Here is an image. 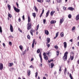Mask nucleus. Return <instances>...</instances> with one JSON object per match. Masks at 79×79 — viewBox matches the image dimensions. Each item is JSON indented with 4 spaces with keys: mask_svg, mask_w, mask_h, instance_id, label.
Here are the masks:
<instances>
[{
    "mask_svg": "<svg viewBox=\"0 0 79 79\" xmlns=\"http://www.w3.org/2000/svg\"><path fill=\"white\" fill-rule=\"evenodd\" d=\"M39 56L40 58L41 63H42V55H41V53H40Z\"/></svg>",
    "mask_w": 79,
    "mask_h": 79,
    "instance_id": "nucleus-11",
    "label": "nucleus"
},
{
    "mask_svg": "<svg viewBox=\"0 0 79 79\" xmlns=\"http://www.w3.org/2000/svg\"><path fill=\"white\" fill-rule=\"evenodd\" d=\"M51 67L49 66L50 68H53V67L54 66V64H53V63H51Z\"/></svg>",
    "mask_w": 79,
    "mask_h": 79,
    "instance_id": "nucleus-22",
    "label": "nucleus"
},
{
    "mask_svg": "<svg viewBox=\"0 0 79 79\" xmlns=\"http://www.w3.org/2000/svg\"><path fill=\"white\" fill-rule=\"evenodd\" d=\"M54 74H56V71L54 73Z\"/></svg>",
    "mask_w": 79,
    "mask_h": 79,
    "instance_id": "nucleus-63",
    "label": "nucleus"
},
{
    "mask_svg": "<svg viewBox=\"0 0 79 79\" xmlns=\"http://www.w3.org/2000/svg\"><path fill=\"white\" fill-rule=\"evenodd\" d=\"M30 68H33V66H32V65H31L30 67Z\"/></svg>",
    "mask_w": 79,
    "mask_h": 79,
    "instance_id": "nucleus-59",
    "label": "nucleus"
},
{
    "mask_svg": "<svg viewBox=\"0 0 79 79\" xmlns=\"http://www.w3.org/2000/svg\"><path fill=\"white\" fill-rule=\"evenodd\" d=\"M10 29L11 32H13V26H12V25L11 24L10 25Z\"/></svg>",
    "mask_w": 79,
    "mask_h": 79,
    "instance_id": "nucleus-6",
    "label": "nucleus"
},
{
    "mask_svg": "<svg viewBox=\"0 0 79 79\" xmlns=\"http://www.w3.org/2000/svg\"><path fill=\"white\" fill-rule=\"evenodd\" d=\"M46 22V20L45 19H43V23L44 24H45Z\"/></svg>",
    "mask_w": 79,
    "mask_h": 79,
    "instance_id": "nucleus-46",
    "label": "nucleus"
},
{
    "mask_svg": "<svg viewBox=\"0 0 79 79\" xmlns=\"http://www.w3.org/2000/svg\"><path fill=\"white\" fill-rule=\"evenodd\" d=\"M44 8H43L42 12V13L44 14Z\"/></svg>",
    "mask_w": 79,
    "mask_h": 79,
    "instance_id": "nucleus-50",
    "label": "nucleus"
},
{
    "mask_svg": "<svg viewBox=\"0 0 79 79\" xmlns=\"http://www.w3.org/2000/svg\"><path fill=\"white\" fill-rule=\"evenodd\" d=\"M0 32H1V33L2 32V30L1 27H0Z\"/></svg>",
    "mask_w": 79,
    "mask_h": 79,
    "instance_id": "nucleus-34",
    "label": "nucleus"
},
{
    "mask_svg": "<svg viewBox=\"0 0 79 79\" xmlns=\"http://www.w3.org/2000/svg\"><path fill=\"white\" fill-rule=\"evenodd\" d=\"M57 2L58 3H61V0H57Z\"/></svg>",
    "mask_w": 79,
    "mask_h": 79,
    "instance_id": "nucleus-32",
    "label": "nucleus"
},
{
    "mask_svg": "<svg viewBox=\"0 0 79 79\" xmlns=\"http://www.w3.org/2000/svg\"><path fill=\"white\" fill-rule=\"evenodd\" d=\"M43 55H44V56H46V53L45 52L43 54Z\"/></svg>",
    "mask_w": 79,
    "mask_h": 79,
    "instance_id": "nucleus-49",
    "label": "nucleus"
},
{
    "mask_svg": "<svg viewBox=\"0 0 79 79\" xmlns=\"http://www.w3.org/2000/svg\"><path fill=\"white\" fill-rule=\"evenodd\" d=\"M13 63H9V67H11V66H13Z\"/></svg>",
    "mask_w": 79,
    "mask_h": 79,
    "instance_id": "nucleus-19",
    "label": "nucleus"
},
{
    "mask_svg": "<svg viewBox=\"0 0 79 79\" xmlns=\"http://www.w3.org/2000/svg\"><path fill=\"white\" fill-rule=\"evenodd\" d=\"M47 44L48 43H49L50 42V39L49 38H47Z\"/></svg>",
    "mask_w": 79,
    "mask_h": 79,
    "instance_id": "nucleus-17",
    "label": "nucleus"
},
{
    "mask_svg": "<svg viewBox=\"0 0 79 79\" xmlns=\"http://www.w3.org/2000/svg\"><path fill=\"white\" fill-rule=\"evenodd\" d=\"M47 2H48H48H50V0H47Z\"/></svg>",
    "mask_w": 79,
    "mask_h": 79,
    "instance_id": "nucleus-55",
    "label": "nucleus"
},
{
    "mask_svg": "<svg viewBox=\"0 0 79 79\" xmlns=\"http://www.w3.org/2000/svg\"><path fill=\"white\" fill-rule=\"evenodd\" d=\"M3 45L4 47H5V44L4 43H3Z\"/></svg>",
    "mask_w": 79,
    "mask_h": 79,
    "instance_id": "nucleus-57",
    "label": "nucleus"
},
{
    "mask_svg": "<svg viewBox=\"0 0 79 79\" xmlns=\"http://www.w3.org/2000/svg\"><path fill=\"white\" fill-rule=\"evenodd\" d=\"M79 14L77 15L76 18V21H77L78 20H79Z\"/></svg>",
    "mask_w": 79,
    "mask_h": 79,
    "instance_id": "nucleus-15",
    "label": "nucleus"
},
{
    "mask_svg": "<svg viewBox=\"0 0 79 79\" xmlns=\"http://www.w3.org/2000/svg\"><path fill=\"white\" fill-rule=\"evenodd\" d=\"M39 25H38L37 26V29H39Z\"/></svg>",
    "mask_w": 79,
    "mask_h": 79,
    "instance_id": "nucleus-52",
    "label": "nucleus"
},
{
    "mask_svg": "<svg viewBox=\"0 0 79 79\" xmlns=\"http://www.w3.org/2000/svg\"><path fill=\"white\" fill-rule=\"evenodd\" d=\"M18 21L19 22H21V18H20V17H19V18Z\"/></svg>",
    "mask_w": 79,
    "mask_h": 79,
    "instance_id": "nucleus-47",
    "label": "nucleus"
},
{
    "mask_svg": "<svg viewBox=\"0 0 79 79\" xmlns=\"http://www.w3.org/2000/svg\"><path fill=\"white\" fill-rule=\"evenodd\" d=\"M49 13H50V10H48L46 14V18H47L48 16V15H49Z\"/></svg>",
    "mask_w": 79,
    "mask_h": 79,
    "instance_id": "nucleus-13",
    "label": "nucleus"
},
{
    "mask_svg": "<svg viewBox=\"0 0 79 79\" xmlns=\"http://www.w3.org/2000/svg\"><path fill=\"white\" fill-rule=\"evenodd\" d=\"M76 27H73L72 28V31H74Z\"/></svg>",
    "mask_w": 79,
    "mask_h": 79,
    "instance_id": "nucleus-41",
    "label": "nucleus"
},
{
    "mask_svg": "<svg viewBox=\"0 0 79 79\" xmlns=\"http://www.w3.org/2000/svg\"><path fill=\"white\" fill-rule=\"evenodd\" d=\"M37 2H41L40 0H37Z\"/></svg>",
    "mask_w": 79,
    "mask_h": 79,
    "instance_id": "nucleus-58",
    "label": "nucleus"
},
{
    "mask_svg": "<svg viewBox=\"0 0 79 79\" xmlns=\"http://www.w3.org/2000/svg\"><path fill=\"white\" fill-rule=\"evenodd\" d=\"M57 10L59 11V8H57Z\"/></svg>",
    "mask_w": 79,
    "mask_h": 79,
    "instance_id": "nucleus-62",
    "label": "nucleus"
},
{
    "mask_svg": "<svg viewBox=\"0 0 79 79\" xmlns=\"http://www.w3.org/2000/svg\"><path fill=\"white\" fill-rule=\"evenodd\" d=\"M58 34H59V32H58L56 33V36L54 38V39H56V37L58 36Z\"/></svg>",
    "mask_w": 79,
    "mask_h": 79,
    "instance_id": "nucleus-16",
    "label": "nucleus"
},
{
    "mask_svg": "<svg viewBox=\"0 0 79 79\" xmlns=\"http://www.w3.org/2000/svg\"><path fill=\"white\" fill-rule=\"evenodd\" d=\"M63 59L64 61H66L67 60V56H65L64 55L63 56Z\"/></svg>",
    "mask_w": 79,
    "mask_h": 79,
    "instance_id": "nucleus-7",
    "label": "nucleus"
},
{
    "mask_svg": "<svg viewBox=\"0 0 79 79\" xmlns=\"http://www.w3.org/2000/svg\"><path fill=\"white\" fill-rule=\"evenodd\" d=\"M14 10L17 13H19V11H20V10L18 8H17L15 7H14Z\"/></svg>",
    "mask_w": 79,
    "mask_h": 79,
    "instance_id": "nucleus-3",
    "label": "nucleus"
},
{
    "mask_svg": "<svg viewBox=\"0 0 79 79\" xmlns=\"http://www.w3.org/2000/svg\"><path fill=\"white\" fill-rule=\"evenodd\" d=\"M63 21H64V19L62 18L61 19H60V24H61L63 23Z\"/></svg>",
    "mask_w": 79,
    "mask_h": 79,
    "instance_id": "nucleus-5",
    "label": "nucleus"
},
{
    "mask_svg": "<svg viewBox=\"0 0 79 79\" xmlns=\"http://www.w3.org/2000/svg\"><path fill=\"white\" fill-rule=\"evenodd\" d=\"M37 76H38V73H37V72H36L35 73V77H37Z\"/></svg>",
    "mask_w": 79,
    "mask_h": 79,
    "instance_id": "nucleus-43",
    "label": "nucleus"
},
{
    "mask_svg": "<svg viewBox=\"0 0 79 79\" xmlns=\"http://www.w3.org/2000/svg\"><path fill=\"white\" fill-rule=\"evenodd\" d=\"M68 10H70L71 11H73V10H74V9L73 7H68Z\"/></svg>",
    "mask_w": 79,
    "mask_h": 79,
    "instance_id": "nucleus-8",
    "label": "nucleus"
},
{
    "mask_svg": "<svg viewBox=\"0 0 79 79\" xmlns=\"http://www.w3.org/2000/svg\"><path fill=\"white\" fill-rule=\"evenodd\" d=\"M63 9L64 10H66V8L64 7Z\"/></svg>",
    "mask_w": 79,
    "mask_h": 79,
    "instance_id": "nucleus-61",
    "label": "nucleus"
},
{
    "mask_svg": "<svg viewBox=\"0 0 79 79\" xmlns=\"http://www.w3.org/2000/svg\"><path fill=\"white\" fill-rule=\"evenodd\" d=\"M46 54L47 55H48V56H49V57H50V56L52 55L51 52H47Z\"/></svg>",
    "mask_w": 79,
    "mask_h": 79,
    "instance_id": "nucleus-9",
    "label": "nucleus"
},
{
    "mask_svg": "<svg viewBox=\"0 0 79 79\" xmlns=\"http://www.w3.org/2000/svg\"><path fill=\"white\" fill-rule=\"evenodd\" d=\"M71 17H72L71 15H69L68 17L69 18H71Z\"/></svg>",
    "mask_w": 79,
    "mask_h": 79,
    "instance_id": "nucleus-39",
    "label": "nucleus"
},
{
    "mask_svg": "<svg viewBox=\"0 0 79 79\" xmlns=\"http://www.w3.org/2000/svg\"><path fill=\"white\" fill-rule=\"evenodd\" d=\"M19 48L20 50H22L23 49V46H22V45L19 46Z\"/></svg>",
    "mask_w": 79,
    "mask_h": 79,
    "instance_id": "nucleus-30",
    "label": "nucleus"
},
{
    "mask_svg": "<svg viewBox=\"0 0 79 79\" xmlns=\"http://www.w3.org/2000/svg\"><path fill=\"white\" fill-rule=\"evenodd\" d=\"M54 13H55V12L53 11H51L50 13L51 15L53 16V14H54Z\"/></svg>",
    "mask_w": 79,
    "mask_h": 79,
    "instance_id": "nucleus-20",
    "label": "nucleus"
},
{
    "mask_svg": "<svg viewBox=\"0 0 79 79\" xmlns=\"http://www.w3.org/2000/svg\"><path fill=\"white\" fill-rule=\"evenodd\" d=\"M59 53L60 52L59 51H57L56 52V55L57 56L59 55Z\"/></svg>",
    "mask_w": 79,
    "mask_h": 79,
    "instance_id": "nucleus-33",
    "label": "nucleus"
},
{
    "mask_svg": "<svg viewBox=\"0 0 79 79\" xmlns=\"http://www.w3.org/2000/svg\"><path fill=\"white\" fill-rule=\"evenodd\" d=\"M16 5H17V6L18 7L19 6V5L17 3H16Z\"/></svg>",
    "mask_w": 79,
    "mask_h": 79,
    "instance_id": "nucleus-60",
    "label": "nucleus"
},
{
    "mask_svg": "<svg viewBox=\"0 0 79 79\" xmlns=\"http://www.w3.org/2000/svg\"><path fill=\"white\" fill-rule=\"evenodd\" d=\"M28 23H29V22H30V21L31 19H30V17H29V16H28Z\"/></svg>",
    "mask_w": 79,
    "mask_h": 79,
    "instance_id": "nucleus-29",
    "label": "nucleus"
},
{
    "mask_svg": "<svg viewBox=\"0 0 79 79\" xmlns=\"http://www.w3.org/2000/svg\"><path fill=\"white\" fill-rule=\"evenodd\" d=\"M71 60H73V59H74V56H72L71 57Z\"/></svg>",
    "mask_w": 79,
    "mask_h": 79,
    "instance_id": "nucleus-40",
    "label": "nucleus"
},
{
    "mask_svg": "<svg viewBox=\"0 0 79 79\" xmlns=\"http://www.w3.org/2000/svg\"><path fill=\"white\" fill-rule=\"evenodd\" d=\"M54 48H56V49H58V47L57 46H55Z\"/></svg>",
    "mask_w": 79,
    "mask_h": 79,
    "instance_id": "nucleus-38",
    "label": "nucleus"
},
{
    "mask_svg": "<svg viewBox=\"0 0 79 79\" xmlns=\"http://www.w3.org/2000/svg\"><path fill=\"white\" fill-rule=\"evenodd\" d=\"M34 43L35 44V45H36L37 42L35 41V39L33 40V43L32 45V48L34 47Z\"/></svg>",
    "mask_w": 79,
    "mask_h": 79,
    "instance_id": "nucleus-1",
    "label": "nucleus"
},
{
    "mask_svg": "<svg viewBox=\"0 0 79 79\" xmlns=\"http://www.w3.org/2000/svg\"><path fill=\"white\" fill-rule=\"evenodd\" d=\"M7 7L9 10H11V6H10V5L9 4H7Z\"/></svg>",
    "mask_w": 79,
    "mask_h": 79,
    "instance_id": "nucleus-21",
    "label": "nucleus"
},
{
    "mask_svg": "<svg viewBox=\"0 0 79 79\" xmlns=\"http://www.w3.org/2000/svg\"><path fill=\"white\" fill-rule=\"evenodd\" d=\"M37 53H40V49H38L37 51Z\"/></svg>",
    "mask_w": 79,
    "mask_h": 79,
    "instance_id": "nucleus-36",
    "label": "nucleus"
},
{
    "mask_svg": "<svg viewBox=\"0 0 79 79\" xmlns=\"http://www.w3.org/2000/svg\"><path fill=\"white\" fill-rule=\"evenodd\" d=\"M67 54H68V52H66L64 53V55H65V56H67Z\"/></svg>",
    "mask_w": 79,
    "mask_h": 79,
    "instance_id": "nucleus-48",
    "label": "nucleus"
},
{
    "mask_svg": "<svg viewBox=\"0 0 79 79\" xmlns=\"http://www.w3.org/2000/svg\"><path fill=\"white\" fill-rule=\"evenodd\" d=\"M43 79H46V78L45 77H43Z\"/></svg>",
    "mask_w": 79,
    "mask_h": 79,
    "instance_id": "nucleus-64",
    "label": "nucleus"
},
{
    "mask_svg": "<svg viewBox=\"0 0 79 79\" xmlns=\"http://www.w3.org/2000/svg\"><path fill=\"white\" fill-rule=\"evenodd\" d=\"M27 74L29 76L31 74V71L30 70H28L27 71Z\"/></svg>",
    "mask_w": 79,
    "mask_h": 79,
    "instance_id": "nucleus-23",
    "label": "nucleus"
},
{
    "mask_svg": "<svg viewBox=\"0 0 79 79\" xmlns=\"http://www.w3.org/2000/svg\"><path fill=\"white\" fill-rule=\"evenodd\" d=\"M32 15L34 18H35V17L36 16V14H35V13H33Z\"/></svg>",
    "mask_w": 79,
    "mask_h": 79,
    "instance_id": "nucleus-26",
    "label": "nucleus"
},
{
    "mask_svg": "<svg viewBox=\"0 0 79 79\" xmlns=\"http://www.w3.org/2000/svg\"><path fill=\"white\" fill-rule=\"evenodd\" d=\"M27 37L28 39H31V37L30 36V35H28L27 36Z\"/></svg>",
    "mask_w": 79,
    "mask_h": 79,
    "instance_id": "nucleus-35",
    "label": "nucleus"
},
{
    "mask_svg": "<svg viewBox=\"0 0 79 79\" xmlns=\"http://www.w3.org/2000/svg\"><path fill=\"white\" fill-rule=\"evenodd\" d=\"M47 44V46L48 47V48H49V47H50V44Z\"/></svg>",
    "mask_w": 79,
    "mask_h": 79,
    "instance_id": "nucleus-45",
    "label": "nucleus"
},
{
    "mask_svg": "<svg viewBox=\"0 0 79 79\" xmlns=\"http://www.w3.org/2000/svg\"><path fill=\"white\" fill-rule=\"evenodd\" d=\"M42 14V13H41V14L40 15V18H41V17H42V14Z\"/></svg>",
    "mask_w": 79,
    "mask_h": 79,
    "instance_id": "nucleus-54",
    "label": "nucleus"
},
{
    "mask_svg": "<svg viewBox=\"0 0 79 79\" xmlns=\"http://www.w3.org/2000/svg\"><path fill=\"white\" fill-rule=\"evenodd\" d=\"M69 42H73V39H72L70 40H69Z\"/></svg>",
    "mask_w": 79,
    "mask_h": 79,
    "instance_id": "nucleus-53",
    "label": "nucleus"
},
{
    "mask_svg": "<svg viewBox=\"0 0 79 79\" xmlns=\"http://www.w3.org/2000/svg\"><path fill=\"white\" fill-rule=\"evenodd\" d=\"M61 67H60V69L59 70V73L60 74V73H61Z\"/></svg>",
    "mask_w": 79,
    "mask_h": 79,
    "instance_id": "nucleus-27",
    "label": "nucleus"
},
{
    "mask_svg": "<svg viewBox=\"0 0 79 79\" xmlns=\"http://www.w3.org/2000/svg\"><path fill=\"white\" fill-rule=\"evenodd\" d=\"M34 7L35 8V10L36 11V12H38V9H37L36 6H34Z\"/></svg>",
    "mask_w": 79,
    "mask_h": 79,
    "instance_id": "nucleus-24",
    "label": "nucleus"
},
{
    "mask_svg": "<svg viewBox=\"0 0 79 79\" xmlns=\"http://www.w3.org/2000/svg\"><path fill=\"white\" fill-rule=\"evenodd\" d=\"M44 58L45 60H48V58L47 56H44Z\"/></svg>",
    "mask_w": 79,
    "mask_h": 79,
    "instance_id": "nucleus-18",
    "label": "nucleus"
},
{
    "mask_svg": "<svg viewBox=\"0 0 79 79\" xmlns=\"http://www.w3.org/2000/svg\"><path fill=\"white\" fill-rule=\"evenodd\" d=\"M40 66L41 67H42V64H40Z\"/></svg>",
    "mask_w": 79,
    "mask_h": 79,
    "instance_id": "nucleus-56",
    "label": "nucleus"
},
{
    "mask_svg": "<svg viewBox=\"0 0 79 79\" xmlns=\"http://www.w3.org/2000/svg\"><path fill=\"white\" fill-rule=\"evenodd\" d=\"M45 34H46V35H48L49 34V32H48V31L47 30H45Z\"/></svg>",
    "mask_w": 79,
    "mask_h": 79,
    "instance_id": "nucleus-12",
    "label": "nucleus"
},
{
    "mask_svg": "<svg viewBox=\"0 0 79 79\" xmlns=\"http://www.w3.org/2000/svg\"><path fill=\"white\" fill-rule=\"evenodd\" d=\"M9 44L10 45H12V42H11L9 41Z\"/></svg>",
    "mask_w": 79,
    "mask_h": 79,
    "instance_id": "nucleus-42",
    "label": "nucleus"
},
{
    "mask_svg": "<svg viewBox=\"0 0 79 79\" xmlns=\"http://www.w3.org/2000/svg\"><path fill=\"white\" fill-rule=\"evenodd\" d=\"M60 36H61V37H63L64 36V33L63 32L61 33L60 34Z\"/></svg>",
    "mask_w": 79,
    "mask_h": 79,
    "instance_id": "nucleus-28",
    "label": "nucleus"
},
{
    "mask_svg": "<svg viewBox=\"0 0 79 79\" xmlns=\"http://www.w3.org/2000/svg\"><path fill=\"white\" fill-rule=\"evenodd\" d=\"M31 28V25L30 23H28L27 26V29L29 30Z\"/></svg>",
    "mask_w": 79,
    "mask_h": 79,
    "instance_id": "nucleus-2",
    "label": "nucleus"
},
{
    "mask_svg": "<svg viewBox=\"0 0 79 79\" xmlns=\"http://www.w3.org/2000/svg\"><path fill=\"white\" fill-rule=\"evenodd\" d=\"M30 32L31 35L33 36V31L32 30H31L30 31Z\"/></svg>",
    "mask_w": 79,
    "mask_h": 79,
    "instance_id": "nucleus-25",
    "label": "nucleus"
},
{
    "mask_svg": "<svg viewBox=\"0 0 79 79\" xmlns=\"http://www.w3.org/2000/svg\"><path fill=\"white\" fill-rule=\"evenodd\" d=\"M8 16L9 17V18H11V17H12V16H11V14H9V15H8Z\"/></svg>",
    "mask_w": 79,
    "mask_h": 79,
    "instance_id": "nucleus-37",
    "label": "nucleus"
},
{
    "mask_svg": "<svg viewBox=\"0 0 79 79\" xmlns=\"http://www.w3.org/2000/svg\"><path fill=\"white\" fill-rule=\"evenodd\" d=\"M51 24H55L56 23V21L55 20H52L50 22Z\"/></svg>",
    "mask_w": 79,
    "mask_h": 79,
    "instance_id": "nucleus-14",
    "label": "nucleus"
},
{
    "mask_svg": "<svg viewBox=\"0 0 79 79\" xmlns=\"http://www.w3.org/2000/svg\"><path fill=\"white\" fill-rule=\"evenodd\" d=\"M23 20H24L25 19H24V15H23Z\"/></svg>",
    "mask_w": 79,
    "mask_h": 79,
    "instance_id": "nucleus-51",
    "label": "nucleus"
},
{
    "mask_svg": "<svg viewBox=\"0 0 79 79\" xmlns=\"http://www.w3.org/2000/svg\"><path fill=\"white\" fill-rule=\"evenodd\" d=\"M64 48H66L67 47V43L66 42L64 43Z\"/></svg>",
    "mask_w": 79,
    "mask_h": 79,
    "instance_id": "nucleus-10",
    "label": "nucleus"
},
{
    "mask_svg": "<svg viewBox=\"0 0 79 79\" xmlns=\"http://www.w3.org/2000/svg\"><path fill=\"white\" fill-rule=\"evenodd\" d=\"M64 74H66V68H65L64 69Z\"/></svg>",
    "mask_w": 79,
    "mask_h": 79,
    "instance_id": "nucleus-31",
    "label": "nucleus"
},
{
    "mask_svg": "<svg viewBox=\"0 0 79 79\" xmlns=\"http://www.w3.org/2000/svg\"><path fill=\"white\" fill-rule=\"evenodd\" d=\"M3 68V64L1 63L0 64V70H2Z\"/></svg>",
    "mask_w": 79,
    "mask_h": 79,
    "instance_id": "nucleus-4",
    "label": "nucleus"
},
{
    "mask_svg": "<svg viewBox=\"0 0 79 79\" xmlns=\"http://www.w3.org/2000/svg\"><path fill=\"white\" fill-rule=\"evenodd\" d=\"M53 61V60H48V63H50V62H51V61Z\"/></svg>",
    "mask_w": 79,
    "mask_h": 79,
    "instance_id": "nucleus-44",
    "label": "nucleus"
}]
</instances>
